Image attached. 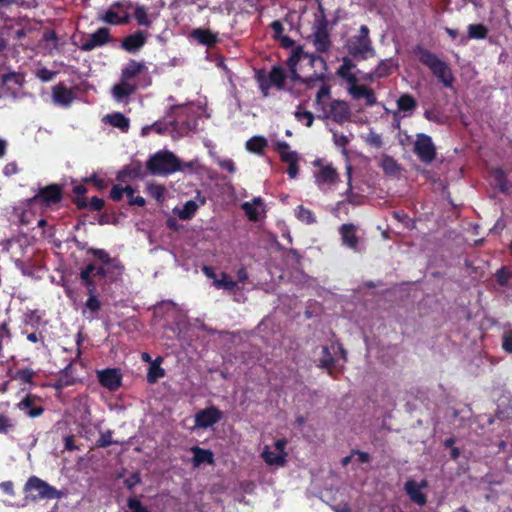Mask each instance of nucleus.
Listing matches in <instances>:
<instances>
[{
  "label": "nucleus",
  "instance_id": "obj_21",
  "mask_svg": "<svg viewBox=\"0 0 512 512\" xmlns=\"http://www.w3.org/2000/svg\"><path fill=\"white\" fill-rule=\"evenodd\" d=\"M74 98V92L63 83H58L52 88V100L56 105L68 107Z\"/></svg>",
  "mask_w": 512,
  "mask_h": 512
},
{
  "label": "nucleus",
  "instance_id": "obj_52",
  "mask_svg": "<svg viewBox=\"0 0 512 512\" xmlns=\"http://www.w3.org/2000/svg\"><path fill=\"white\" fill-rule=\"evenodd\" d=\"M294 116L297 121L299 122H305V125L307 127H311L314 122V115L310 111H302L301 106L297 107V110L294 113Z\"/></svg>",
  "mask_w": 512,
  "mask_h": 512
},
{
  "label": "nucleus",
  "instance_id": "obj_56",
  "mask_svg": "<svg viewBox=\"0 0 512 512\" xmlns=\"http://www.w3.org/2000/svg\"><path fill=\"white\" fill-rule=\"evenodd\" d=\"M501 347L508 353L512 354V329L505 330L501 337Z\"/></svg>",
  "mask_w": 512,
  "mask_h": 512
},
{
  "label": "nucleus",
  "instance_id": "obj_53",
  "mask_svg": "<svg viewBox=\"0 0 512 512\" xmlns=\"http://www.w3.org/2000/svg\"><path fill=\"white\" fill-rule=\"evenodd\" d=\"M82 183H91L93 184L97 190L102 191L107 187V182L98 177L97 174L93 173L92 175L88 177L82 178Z\"/></svg>",
  "mask_w": 512,
  "mask_h": 512
},
{
  "label": "nucleus",
  "instance_id": "obj_36",
  "mask_svg": "<svg viewBox=\"0 0 512 512\" xmlns=\"http://www.w3.org/2000/svg\"><path fill=\"white\" fill-rule=\"evenodd\" d=\"M162 361L161 357H158L149 367L147 373V381L150 384L156 383L160 378L165 376V370L160 366Z\"/></svg>",
  "mask_w": 512,
  "mask_h": 512
},
{
  "label": "nucleus",
  "instance_id": "obj_18",
  "mask_svg": "<svg viewBox=\"0 0 512 512\" xmlns=\"http://www.w3.org/2000/svg\"><path fill=\"white\" fill-rule=\"evenodd\" d=\"M111 41L110 30L106 27L97 29L89 35V38L81 45L83 51H91L96 47H101Z\"/></svg>",
  "mask_w": 512,
  "mask_h": 512
},
{
  "label": "nucleus",
  "instance_id": "obj_33",
  "mask_svg": "<svg viewBox=\"0 0 512 512\" xmlns=\"http://www.w3.org/2000/svg\"><path fill=\"white\" fill-rule=\"evenodd\" d=\"M193 38H195L200 44L211 47L217 43V36L207 29H195L192 32Z\"/></svg>",
  "mask_w": 512,
  "mask_h": 512
},
{
  "label": "nucleus",
  "instance_id": "obj_4",
  "mask_svg": "<svg viewBox=\"0 0 512 512\" xmlns=\"http://www.w3.org/2000/svg\"><path fill=\"white\" fill-rule=\"evenodd\" d=\"M369 33L370 30L368 26L361 25L359 33L346 40L344 48L352 58L356 60H366L369 57L375 56L376 51Z\"/></svg>",
  "mask_w": 512,
  "mask_h": 512
},
{
  "label": "nucleus",
  "instance_id": "obj_39",
  "mask_svg": "<svg viewBox=\"0 0 512 512\" xmlns=\"http://www.w3.org/2000/svg\"><path fill=\"white\" fill-rule=\"evenodd\" d=\"M488 32V28L483 24H470L467 27V36L469 39H485L488 35Z\"/></svg>",
  "mask_w": 512,
  "mask_h": 512
},
{
  "label": "nucleus",
  "instance_id": "obj_22",
  "mask_svg": "<svg viewBox=\"0 0 512 512\" xmlns=\"http://www.w3.org/2000/svg\"><path fill=\"white\" fill-rule=\"evenodd\" d=\"M342 244L350 249L356 250L359 244L357 227L352 223L342 224L339 228Z\"/></svg>",
  "mask_w": 512,
  "mask_h": 512
},
{
  "label": "nucleus",
  "instance_id": "obj_34",
  "mask_svg": "<svg viewBox=\"0 0 512 512\" xmlns=\"http://www.w3.org/2000/svg\"><path fill=\"white\" fill-rule=\"evenodd\" d=\"M73 193L75 196L72 199V202L75 204L78 210H83L88 208V202L85 197L87 193V188L83 184H77L73 187Z\"/></svg>",
  "mask_w": 512,
  "mask_h": 512
},
{
  "label": "nucleus",
  "instance_id": "obj_20",
  "mask_svg": "<svg viewBox=\"0 0 512 512\" xmlns=\"http://www.w3.org/2000/svg\"><path fill=\"white\" fill-rule=\"evenodd\" d=\"M350 108L345 101L333 100L330 103L329 114H325L324 118L331 117L338 124H343L350 117Z\"/></svg>",
  "mask_w": 512,
  "mask_h": 512
},
{
  "label": "nucleus",
  "instance_id": "obj_55",
  "mask_svg": "<svg viewBox=\"0 0 512 512\" xmlns=\"http://www.w3.org/2000/svg\"><path fill=\"white\" fill-rule=\"evenodd\" d=\"M331 93L330 86L322 85L316 94L315 104L317 106H321L323 110H325V104L323 102L324 98H329Z\"/></svg>",
  "mask_w": 512,
  "mask_h": 512
},
{
  "label": "nucleus",
  "instance_id": "obj_1",
  "mask_svg": "<svg viewBox=\"0 0 512 512\" xmlns=\"http://www.w3.org/2000/svg\"><path fill=\"white\" fill-rule=\"evenodd\" d=\"M413 54L420 63L430 69L431 73L439 82L447 88L452 87L454 77L451 68L445 61L441 60L435 53L421 45H416L413 48Z\"/></svg>",
  "mask_w": 512,
  "mask_h": 512
},
{
  "label": "nucleus",
  "instance_id": "obj_10",
  "mask_svg": "<svg viewBox=\"0 0 512 512\" xmlns=\"http://www.w3.org/2000/svg\"><path fill=\"white\" fill-rule=\"evenodd\" d=\"M413 152L416 154L418 159L425 163H432L437 156L436 146L434 145L432 138L424 133H418L413 146Z\"/></svg>",
  "mask_w": 512,
  "mask_h": 512
},
{
  "label": "nucleus",
  "instance_id": "obj_5",
  "mask_svg": "<svg viewBox=\"0 0 512 512\" xmlns=\"http://www.w3.org/2000/svg\"><path fill=\"white\" fill-rule=\"evenodd\" d=\"M86 253L92 255L95 260L101 263L98 266L96 265V270L93 276L94 280L96 278H105L112 271L120 272L124 269L121 262L117 258L110 257L109 253L104 249L89 247L87 248Z\"/></svg>",
  "mask_w": 512,
  "mask_h": 512
},
{
  "label": "nucleus",
  "instance_id": "obj_2",
  "mask_svg": "<svg viewBox=\"0 0 512 512\" xmlns=\"http://www.w3.org/2000/svg\"><path fill=\"white\" fill-rule=\"evenodd\" d=\"M255 79L262 96L265 98L270 96L271 88H275L277 91L292 90V88H287L286 86L288 73L285 68L280 65L272 66L269 72H266L264 69L257 70Z\"/></svg>",
  "mask_w": 512,
  "mask_h": 512
},
{
  "label": "nucleus",
  "instance_id": "obj_26",
  "mask_svg": "<svg viewBox=\"0 0 512 512\" xmlns=\"http://www.w3.org/2000/svg\"><path fill=\"white\" fill-rule=\"evenodd\" d=\"M191 452L193 453V467L197 468L204 463L210 465L214 464V454L211 450L204 449L199 446H193L191 448Z\"/></svg>",
  "mask_w": 512,
  "mask_h": 512
},
{
  "label": "nucleus",
  "instance_id": "obj_23",
  "mask_svg": "<svg viewBox=\"0 0 512 512\" xmlns=\"http://www.w3.org/2000/svg\"><path fill=\"white\" fill-rule=\"evenodd\" d=\"M349 93L356 100L364 98L367 106H374L377 102L373 89L365 85H358L357 82L350 85Z\"/></svg>",
  "mask_w": 512,
  "mask_h": 512
},
{
  "label": "nucleus",
  "instance_id": "obj_30",
  "mask_svg": "<svg viewBox=\"0 0 512 512\" xmlns=\"http://www.w3.org/2000/svg\"><path fill=\"white\" fill-rule=\"evenodd\" d=\"M96 270L95 263H88L85 267H83L79 273V277L82 285L85 288L96 287V281L94 280V273Z\"/></svg>",
  "mask_w": 512,
  "mask_h": 512
},
{
  "label": "nucleus",
  "instance_id": "obj_50",
  "mask_svg": "<svg viewBox=\"0 0 512 512\" xmlns=\"http://www.w3.org/2000/svg\"><path fill=\"white\" fill-rule=\"evenodd\" d=\"M147 193L158 202H162L164 199L165 187L161 184L151 183L147 185Z\"/></svg>",
  "mask_w": 512,
  "mask_h": 512
},
{
  "label": "nucleus",
  "instance_id": "obj_8",
  "mask_svg": "<svg viewBox=\"0 0 512 512\" xmlns=\"http://www.w3.org/2000/svg\"><path fill=\"white\" fill-rule=\"evenodd\" d=\"M132 8L130 1H117L110 5L107 11L101 16V20L110 25L127 24L130 21L128 11Z\"/></svg>",
  "mask_w": 512,
  "mask_h": 512
},
{
  "label": "nucleus",
  "instance_id": "obj_16",
  "mask_svg": "<svg viewBox=\"0 0 512 512\" xmlns=\"http://www.w3.org/2000/svg\"><path fill=\"white\" fill-rule=\"evenodd\" d=\"M40 401V398L34 394L28 393L19 403L16 404V408L22 411L29 418H36L44 413V407L36 402Z\"/></svg>",
  "mask_w": 512,
  "mask_h": 512
},
{
  "label": "nucleus",
  "instance_id": "obj_62",
  "mask_svg": "<svg viewBox=\"0 0 512 512\" xmlns=\"http://www.w3.org/2000/svg\"><path fill=\"white\" fill-rule=\"evenodd\" d=\"M424 117L428 121H431V122H434L437 124H441L443 122L439 112L434 109L426 110L424 112Z\"/></svg>",
  "mask_w": 512,
  "mask_h": 512
},
{
  "label": "nucleus",
  "instance_id": "obj_61",
  "mask_svg": "<svg viewBox=\"0 0 512 512\" xmlns=\"http://www.w3.org/2000/svg\"><path fill=\"white\" fill-rule=\"evenodd\" d=\"M134 193H135V190L131 186V192H126V196H127V199H128V204L130 206L143 207L145 205V203H146L145 199L142 196H135Z\"/></svg>",
  "mask_w": 512,
  "mask_h": 512
},
{
  "label": "nucleus",
  "instance_id": "obj_13",
  "mask_svg": "<svg viewBox=\"0 0 512 512\" xmlns=\"http://www.w3.org/2000/svg\"><path fill=\"white\" fill-rule=\"evenodd\" d=\"M282 162L288 164L287 174L294 179L299 173V155L296 151L290 150V145L285 141H279L275 146Z\"/></svg>",
  "mask_w": 512,
  "mask_h": 512
},
{
  "label": "nucleus",
  "instance_id": "obj_12",
  "mask_svg": "<svg viewBox=\"0 0 512 512\" xmlns=\"http://www.w3.org/2000/svg\"><path fill=\"white\" fill-rule=\"evenodd\" d=\"M81 335L78 334V339H77V353H76V356L75 358H73L70 363L64 368L62 369L56 380H55V383L53 384V387L57 390H62L68 386H72V385H75L77 383V378L75 377V373H74V364L80 360L81 358V349H80V345H81Z\"/></svg>",
  "mask_w": 512,
  "mask_h": 512
},
{
  "label": "nucleus",
  "instance_id": "obj_17",
  "mask_svg": "<svg viewBox=\"0 0 512 512\" xmlns=\"http://www.w3.org/2000/svg\"><path fill=\"white\" fill-rule=\"evenodd\" d=\"M425 487H427V482L425 480L418 483L413 479H409L404 485V490L409 496L411 502L418 506H424L427 503V496L422 492V489Z\"/></svg>",
  "mask_w": 512,
  "mask_h": 512
},
{
  "label": "nucleus",
  "instance_id": "obj_29",
  "mask_svg": "<svg viewBox=\"0 0 512 512\" xmlns=\"http://www.w3.org/2000/svg\"><path fill=\"white\" fill-rule=\"evenodd\" d=\"M263 206L262 198L256 197L251 202H244L242 209L250 221L257 222L260 220L259 208H263Z\"/></svg>",
  "mask_w": 512,
  "mask_h": 512
},
{
  "label": "nucleus",
  "instance_id": "obj_7",
  "mask_svg": "<svg viewBox=\"0 0 512 512\" xmlns=\"http://www.w3.org/2000/svg\"><path fill=\"white\" fill-rule=\"evenodd\" d=\"M310 37L316 52L327 53L330 50L332 46V40L328 29V20L326 16L316 18L313 27V33Z\"/></svg>",
  "mask_w": 512,
  "mask_h": 512
},
{
  "label": "nucleus",
  "instance_id": "obj_59",
  "mask_svg": "<svg viewBox=\"0 0 512 512\" xmlns=\"http://www.w3.org/2000/svg\"><path fill=\"white\" fill-rule=\"evenodd\" d=\"M127 506L130 512H150V510L136 498H129L127 500Z\"/></svg>",
  "mask_w": 512,
  "mask_h": 512
},
{
  "label": "nucleus",
  "instance_id": "obj_11",
  "mask_svg": "<svg viewBox=\"0 0 512 512\" xmlns=\"http://www.w3.org/2000/svg\"><path fill=\"white\" fill-rule=\"evenodd\" d=\"M315 167H319V170L314 173L315 184L320 190H325L326 187L330 188L339 182L340 177L332 164H322L321 159H317L313 162Z\"/></svg>",
  "mask_w": 512,
  "mask_h": 512
},
{
  "label": "nucleus",
  "instance_id": "obj_35",
  "mask_svg": "<svg viewBox=\"0 0 512 512\" xmlns=\"http://www.w3.org/2000/svg\"><path fill=\"white\" fill-rule=\"evenodd\" d=\"M268 142L263 136H253L245 144L248 151L256 154H263Z\"/></svg>",
  "mask_w": 512,
  "mask_h": 512
},
{
  "label": "nucleus",
  "instance_id": "obj_37",
  "mask_svg": "<svg viewBox=\"0 0 512 512\" xmlns=\"http://www.w3.org/2000/svg\"><path fill=\"white\" fill-rule=\"evenodd\" d=\"M88 299L85 302V308H87L91 313H98L101 309V302L97 296V286L86 288Z\"/></svg>",
  "mask_w": 512,
  "mask_h": 512
},
{
  "label": "nucleus",
  "instance_id": "obj_24",
  "mask_svg": "<svg viewBox=\"0 0 512 512\" xmlns=\"http://www.w3.org/2000/svg\"><path fill=\"white\" fill-rule=\"evenodd\" d=\"M137 90V85L120 78V82L112 88V96L117 102H123Z\"/></svg>",
  "mask_w": 512,
  "mask_h": 512
},
{
  "label": "nucleus",
  "instance_id": "obj_43",
  "mask_svg": "<svg viewBox=\"0 0 512 512\" xmlns=\"http://www.w3.org/2000/svg\"><path fill=\"white\" fill-rule=\"evenodd\" d=\"M134 18L139 26L149 28L152 25V21L149 19L147 10L142 5H137L134 9Z\"/></svg>",
  "mask_w": 512,
  "mask_h": 512
},
{
  "label": "nucleus",
  "instance_id": "obj_25",
  "mask_svg": "<svg viewBox=\"0 0 512 512\" xmlns=\"http://www.w3.org/2000/svg\"><path fill=\"white\" fill-rule=\"evenodd\" d=\"M147 70V66L144 61H136L134 59H130L128 63L121 70V79L130 80L138 77L144 71Z\"/></svg>",
  "mask_w": 512,
  "mask_h": 512
},
{
  "label": "nucleus",
  "instance_id": "obj_32",
  "mask_svg": "<svg viewBox=\"0 0 512 512\" xmlns=\"http://www.w3.org/2000/svg\"><path fill=\"white\" fill-rule=\"evenodd\" d=\"M287 453H278L271 451L268 446H265L262 452V458L268 465L283 466L286 462Z\"/></svg>",
  "mask_w": 512,
  "mask_h": 512
},
{
  "label": "nucleus",
  "instance_id": "obj_47",
  "mask_svg": "<svg viewBox=\"0 0 512 512\" xmlns=\"http://www.w3.org/2000/svg\"><path fill=\"white\" fill-rule=\"evenodd\" d=\"M496 282L498 285L505 287L509 284V281L512 279V272L506 266H502L495 273Z\"/></svg>",
  "mask_w": 512,
  "mask_h": 512
},
{
  "label": "nucleus",
  "instance_id": "obj_45",
  "mask_svg": "<svg viewBox=\"0 0 512 512\" xmlns=\"http://www.w3.org/2000/svg\"><path fill=\"white\" fill-rule=\"evenodd\" d=\"M304 57V50L302 46H297L292 49L290 56L286 60L288 68H297L301 58Z\"/></svg>",
  "mask_w": 512,
  "mask_h": 512
},
{
  "label": "nucleus",
  "instance_id": "obj_15",
  "mask_svg": "<svg viewBox=\"0 0 512 512\" xmlns=\"http://www.w3.org/2000/svg\"><path fill=\"white\" fill-rule=\"evenodd\" d=\"M97 378L101 386L109 391H116L122 385V374L116 368L98 370Z\"/></svg>",
  "mask_w": 512,
  "mask_h": 512
},
{
  "label": "nucleus",
  "instance_id": "obj_14",
  "mask_svg": "<svg viewBox=\"0 0 512 512\" xmlns=\"http://www.w3.org/2000/svg\"><path fill=\"white\" fill-rule=\"evenodd\" d=\"M223 417V413L219 408L210 406L198 411L195 414V427L206 429L218 423Z\"/></svg>",
  "mask_w": 512,
  "mask_h": 512
},
{
  "label": "nucleus",
  "instance_id": "obj_6",
  "mask_svg": "<svg viewBox=\"0 0 512 512\" xmlns=\"http://www.w3.org/2000/svg\"><path fill=\"white\" fill-rule=\"evenodd\" d=\"M63 199V187L60 184L52 183L39 188L38 192L28 200L29 205L38 204L42 207H52L59 204Z\"/></svg>",
  "mask_w": 512,
  "mask_h": 512
},
{
  "label": "nucleus",
  "instance_id": "obj_41",
  "mask_svg": "<svg viewBox=\"0 0 512 512\" xmlns=\"http://www.w3.org/2000/svg\"><path fill=\"white\" fill-rule=\"evenodd\" d=\"M217 289H225L227 291H234L237 286V282L234 281L227 273L222 272L219 279H215L213 282Z\"/></svg>",
  "mask_w": 512,
  "mask_h": 512
},
{
  "label": "nucleus",
  "instance_id": "obj_54",
  "mask_svg": "<svg viewBox=\"0 0 512 512\" xmlns=\"http://www.w3.org/2000/svg\"><path fill=\"white\" fill-rule=\"evenodd\" d=\"M126 192H131V186L130 185H127L125 187H122L118 184L114 185L110 191V198L113 200V201H120L123 197V194Z\"/></svg>",
  "mask_w": 512,
  "mask_h": 512
},
{
  "label": "nucleus",
  "instance_id": "obj_46",
  "mask_svg": "<svg viewBox=\"0 0 512 512\" xmlns=\"http://www.w3.org/2000/svg\"><path fill=\"white\" fill-rule=\"evenodd\" d=\"M392 60L383 59L376 66V77L378 79L388 77L392 73Z\"/></svg>",
  "mask_w": 512,
  "mask_h": 512
},
{
  "label": "nucleus",
  "instance_id": "obj_28",
  "mask_svg": "<svg viewBox=\"0 0 512 512\" xmlns=\"http://www.w3.org/2000/svg\"><path fill=\"white\" fill-rule=\"evenodd\" d=\"M103 121L111 125L112 127L120 129L122 132H128L130 128V120L121 112H114L107 114Z\"/></svg>",
  "mask_w": 512,
  "mask_h": 512
},
{
  "label": "nucleus",
  "instance_id": "obj_19",
  "mask_svg": "<svg viewBox=\"0 0 512 512\" xmlns=\"http://www.w3.org/2000/svg\"><path fill=\"white\" fill-rule=\"evenodd\" d=\"M148 34L145 31L138 30L123 38L121 48L128 53L138 52L147 42Z\"/></svg>",
  "mask_w": 512,
  "mask_h": 512
},
{
  "label": "nucleus",
  "instance_id": "obj_3",
  "mask_svg": "<svg viewBox=\"0 0 512 512\" xmlns=\"http://www.w3.org/2000/svg\"><path fill=\"white\" fill-rule=\"evenodd\" d=\"M146 168L154 176H167L182 169L181 160L169 150H160L151 155L146 162Z\"/></svg>",
  "mask_w": 512,
  "mask_h": 512
},
{
  "label": "nucleus",
  "instance_id": "obj_58",
  "mask_svg": "<svg viewBox=\"0 0 512 512\" xmlns=\"http://www.w3.org/2000/svg\"><path fill=\"white\" fill-rule=\"evenodd\" d=\"M13 428V420L4 414H0V434H8Z\"/></svg>",
  "mask_w": 512,
  "mask_h": 512
},
{
  "label": "nucleus",
  "instance_id": "obj_48",
  "mask_svg": "<svg viewBox=\"0 0 512 512\" xmlns=\"http://www.w3.org/2000/svg\"><path fill=\"white\" fill-rule=\"evenodd\" d=\"M36 373L30 368L19 369L15 372L14 379L20 380L24 383L34 385L33 379Z\"/></svg>",
  "mask_w": 512,
  "mask_h": 512
},
{
  "label": "nucleus",
  "instance_id": "obj_9",
  "mask_svg": "<svg viewBox=\"0 0 512 512\" xmlns=\"http://www.w3.org/2000/svg\"><path fill=\"white\" fill-rule=\"evenodd\" d=\"M24 491H35L36 494H32L33 498L35 499H58L61 498L62 496L61 491L57 490L55 487L51 486L49 483L40 479L37 476H31L27 480L24 486Z\"/></svg>",
  "mask_w": 512,
  "mask_h": 512
},
{
  "label": "nucleus",
  "instance_id": "obj_27",
  "mask_svg": "<svg viewBox=\"0 0 512 512\" xmlns=\"http://www.w3.org/2000/svg\"><path fill=\"white\" fill-rule=\"evenodd\" d=\"M356 67L355 63L349 56H344L342 58V64L337 69L336 74L344 79L349 85L357 82V77L351 71Z\"/></svg>",
  "mask_w": 512,
  "mask_h": 512
},
{
  "label": "nucleus",
  "instance_id": "obj_49",
  "mask_svg": "<svg viewBox=\"0 0 512 512\" xmlns=\"http://www.w3.org/2000/svg\"><path fill=\"white\" fill-rule=\"evenodd\" d=\"M296 216L300 221L305 222L307 224H312L316 222L314 213L310 209L305 208L303 205H299L297 207Z\"/></svg>",
  "mask_w": 512,
  "mask_h": 512
},
{
  "label": "nucleus",
  "instance_id": "obj_63",
  "mask_svg": "<svg viewBox=\"0 0 512 512\" xmlns=\"http://www.w3.org/2000/svg\"><path fill=\"white\" fill-rule=\"evenodd\" d=\"M104 205H105L104 200L97 196L92 197L91 200L88 202V207L93 211L102 210Z\"/></svg>",
  "mask_w": 512,
  "mask_h": 512
},
{
  "label": "nucleus",
  "instance_id": "obj_31",
  "mask_svg": "<svg viewBox=\"0 0 512 512\" xmlns=\"http://www.w3.org/2000/svg\"><path fill=\"white\" fill-rule=\"evenodd\" d=\"M380 167L388 176H396L401 171L399 163L390 155H383L380 162Z\"/></svg>",
  "mask_w": 512,
  "mask_h": 512
},
{
  "label": "nucleus",
  "instance_id": "obj_44",
  "mask_svg": "<svg viewBox=\"0 0 512 512\" xmlns=\"http://www.w3.org/2000/svg\"><path fill=\"white\" fill-rule=\"evenodd\" d=\"M319 366L329 370V374H331V370L335 366V359L332 356L330 349L328 346L322 347V357L319 360Z\"/></svg>",
  "mask_w": 512,
  "mask_h": 512
},
{
  "label": "nucleus",
  "instance_id": "obj_42",
  "mask_svg": "<svg viewBox=\"0 0 512 512\" xmlns=\"http://www.w3.org/2000/svg\"><path fill=\"white\" fill-rule=\"evenodd\" d=\"M197 210H198L197 203L193 200H189L184 204L183 208L178 212V217L181 220H190L194 217Z\"/></svg>",
  "mask_w": 512,
  "mask_h": 512
},
{
  "label": "nucleus",
  "instance_id": "obj_57",
  "mask_svg": "<svg viewBox=\"0 0 512 512\" xmlns=\"http://www.w3.org/2000/svg\"><path fill=\"white\" fill-rule=\"evenodd\" d=\"M1 80L4 84L14 83L16 85H21L23 77L20 73L8 72L1 75Z\"/></svg>",
  "mask_w": 512,
  "mask_h": 512
},
{
  "label": "nucleus",
  "instance_id": "obj_40",
  "mask_svg": "<svg viewBox=\"0 0 512 512\" xmlns=\"http://www.w3.org/2000/svg\"><path fill=\"white\" fill-rule=\"evenodd\" d=\"M397 106L400 111L408 112L417 107V101L412 95L405 93L398 98Z\"/></svg>",
  "mask_w": 512,
  "mask_h": 512
},
{
  "label": "nucleus",
  "instance_id": "obj_64",
  "mask_svg": "<svg viewBox=\"0 0 512 512\" xmlns=\"http://www.w3.org/2000/svg\"><path fill=\"white\" fill-rule=\"evenodd\" d=\"M141 482V478H140V475L139 473H133L132 475H130L129 477H127L125 480H124V484L125 486L129 489V490H132L137 484H139Z\"/></svg>",
  "mask_w": 512,
  "mask_h": 512
},
{
  "label": "nucleus",
  "instance_id": "obj_38",
  "mask_svg": "<svg viewBox=\"0 0 512 512\" xmlns=\"http://www.w3.org/2000/svg\"><path fill=\"white\" fill-rule=\"evenodd\" d=\"M492 178L495 185L502 193H507L509 190L507 175L502 168H495L492 170Z\"/></svg>",
  "mask_w": 512,
  "mask_h": 512
},
{
  "label": "nucleus",
  "instance_id": "obj_51",
  "mask_svg": "<svg viewBox=\"0 0 512 512\" xmlns=\"http://www.w3.org/2000/svg\"><path fill=\"white\" fill-rule=\"evenodd\" d=\"M113 431L107 430L105 432L100 433V437L96 441V446L98 448H106L113 444H119V441L112 439Z\"/></svg>",
  "mask_w": 512,
  "mask_h": 512
},
{
  "label": "nucleus",
  "instance_id": "obj_60",
  "mask_svg": "<svg viewBox=\"0 0 512 512\" xmlns=\"http://www.w3.org/2000/svg\"><path fill=\"white\" fill-rule=\"evenodd\" d=\"M57 75L56 71H52L47 69L46 67H42L37 70L36 77L42 82H49Z\"/></svg>",
  "mask_w": 512,
  "mask_h": 512
}]
</instances>
